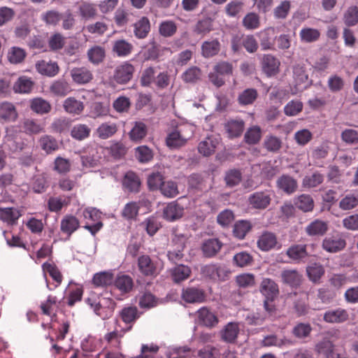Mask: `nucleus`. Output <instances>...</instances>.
Instances as JSON below:
<instances>
[{"mask_svg":"<svg viewBox=\"0 0 358 358\" xmlns=\"http://www.w3.org/2000/svg\"><path fill=\"white\" fill-rule=\"evenodd\" d=\"M193 136V128L190 125L177 127L166 137V143L169 148L177 149L186 145Z\"/></svg>","mask_w":358,"mask_h":358,"instance_id":"obj_1","label":"nucleus"},{"mask_svg":"<svg viewBox=\"0 0 358 358\" xmlns=\"http://www.w3.org/2000/svg\"><path fill=\"white\" fill-rule=\"evenodd\" d=\"M273 191L265 189L257 191L248 196V204L255 210H265L271 204L272 201Z\"/></svg>","mask_w":358,"mask_h":358,"instance_id":"obj_2","label":"nucleus"},{"mask_svg":"<svg viewBox=\"0 0 358 358\" xmlns=\"http://www.w3.org/2000/svg\"><path fill=\"white\" fill-rule=\"evenodd\" d=\"M134 72V66L129 62H124L115 68L113 78L117 84L124 85L132 79Z\"/></svg>","mask_w":358,"mask_h":358,"instance_id":"obj_3","label":"nucleus"},{"mask_svg":"<svg viewBox=\"0 0 358 358\" xmlns=\"http://www.w3.org/2000/svg\"><path fill=\"white\" fill-rule=\"evenodd\" d=\"M87 301L91 308L94 309L96 314L103 318L107 316V313L104 314V312L109 311L111 313L115 306V302L112 299L105 297L100 298L99 301L92 298H88Z\"/></svg>","mask_w":358,"mask_h":358,"instance_id":"obj_4","label":"nucleus"},{"mask_svg":"<svg viewBox=\"0 0 358 358\" xmlns=\"http://www.w3.org/2000/svg\"><path fill=\"white\" fill-rule=\"evenodd\" d=\"M292 78L295 87L301 90L310 85V80L303 64H296L292 66Z\"/></svg>","mask_w":358,"mask_h":358,"instance_id":"obj_5","label":"nucleus"},{"mask_svg":"<svg viewBox=\"0 0 358 358\" xmlns=\"http://www.w3.org/2000/svg\"><path fill=\"white\" fill-rule=\"evenodd\" d=\"M346 245L345 239L340 234L327 236L322 241V247L327 252L334 253L342 250Z\"/></svg>","mask_w":358,"mask_h":358,"instance_id":"obj_6","label":"nucleus"},{"mask_svg":"<svg viewBox=\"0 0 358 358\" xmlns=\"http://www.w3.org/2000/svg\"><path fill=\"white\" fill-rule=\"evenodd\" d=\"M138 268L145 276H156L158 274L157 263L148 255H141L138 258Z\"/></svg>","mask_w":358,"mask_h":358,"instance_id":"obj_7","label":"nucleus"},{"mask_svg":"<svg viewBox=\"0 0 358 358\" xmlns=\"http://www.w3.org/2000/svg\"><path fill=\"white\" fill-rule=\"evenodd\" d=\"M224 128L229 138H237L244 131L245 122L241 118H231L226 121Z\"/></svg>","mask_w":358,"mask_h":358,"instance_id":"obj_8","label":"nucleus"},{"mask_svg":"<svg viewBox=\"0 0 358 358\" xmlns=\"http://www.w3.org/2000/svg\"><path fill=\"white\" fill-rule=\"evenodd\" d=\"M73 81L78 85H85L93 79L92 72L85 66L74 67L70 71Z\"/></svg>","mask_w":358,"mask_h":358,"instance_id":"obj_9","label":"nucleus"},{"mask_svg":"<svg viewBox=\"0 0 358 358\" xmlns=\"http://www.w3.org/2000/svg\"><path fill=\"white\" fill-rule=\"evenodd\" d=\"M349 319V314L345 309L337 308L326 311L323 320L327 323H343Z\"/></svg>","mask_w":358,"mask_h":358,"instance_id":"obj_10","label":"nucleus"},{"mask_svg":"<svg viewBox=\"0 0 358 358\" xmlns=\"http://www.w3.org/2000/svg\"><path fill=\"white\" fill-rule=\"evenodd\" d=\"M328 229L327 222L316 219L306 226L305 231L309 236H322L327 233Z\"/></svg>","mask_w":358,"mask_h":358,"instance_id":"obj_11","label":"nucleus"},{"mask_svg":"<svg viewBox=\"0 0 358 358\" xmlns=\"http://www.w3.org/2000/svg\"><path fill=\"white\" fill-rule=\"evenodd\" d=\"M184 207L178 201L169 203L164 209L163 215L166 220L174 221L181 218L184 214Z\"/></svg>","mask_w":358,"mask_h":358,"instance_id":"obj_12","label":"nucleus"},{"mask_svg":"<svg viewBox=\"0 0 358 358\" xmlns=\"http://www.w3.org/2000/svg\"><path fill=\"white\" fill-rule=\"evenodd\" d=\"M181 297L187 303H201L205 299V294L201 289L189 287L182 289Z\"/></svg>","mask_w":358,"mask_h":358,"instance_id":"obj_13","label":"nucleus"},{"mask_svg":"<svg viewBox=\"0 0 358 358\" xmlns=\"http://www.w3.org/2000/svg\"><path fill=\"white\" fill-rule=\"evenodd\" d=\"M280 61L271 55H266L262 59V69L268 77L275 76L279 72Z\"/></svg>","mask_w":358,"mask_h":358,"instance_id":"obj_14","label":"nucleus"},{"mask_svg":"<svg viewBox=\"0 0 358 358\" xmlns=\"http://www.w3.org/2000/svg\"><path fill=\"white\" fill-rule=\"evenodd\" d=\"M17 110L12 103L8 101L0 103V121L14 122L17 120Z\"/></svg>","mask_w":358,"mask_h":358,"instance_id":"obj_15","label":"nucleus"},{"mask_svg":"<svg viewBox=\"0 0 358 358\" xmlns=\"http://www.w3.org/2000/svg\"><path fill=\"white\" fill-rule=\"evenodd\" d=\"M277 187L287 194H291L296 191L297 181L287 175H282L276 181Z\"/></svg>","mask_w":358,"mask_h":358,"instance_id":"obj_16","label":"nucleus"},{"mask_svg":"<svg viewBox=\"0 0 358 358\" xmlns=\"http://www.w3.org/2000/svg\"><path fill=\"white\" fill-rule=\"evenodd\" d=\"M277 237L275 234L264 231L257 240V246L262 251H268L277 244Z\"/></svg>","mask_w":358,"mask_h":358,"instance_id":"obj_17","label":"nucleus"},{"mask_svg":"<svg viewBox=\"0 0 358 358\" xmlns=\"http://www.w3.org/2000/svg\"><path fill=\"white\" fill-rule=\"evenodd\" d=\"M260 291L266 299L273 300L279 294L278 285L270 278H264L261 282Z\"/></svg>","mask_w":358,"mask_h":358,"instance_id":"obj_18","label":"nucleus"},{"mask_svg":"<svg viewBox=\"0 0 358 358\" xmlns=\"http://www.w3.org/2000/svg\"><path fill=\"white\" fill-rule=\"evenodd\" d=\"M83 216L87 220H90L96 223L92 226H87L86 228L90 229L92 233L99 231L103 226V224L99 221L101 216V213L95 208H88L83 211Z\"/></svg>","mask_w":358,"mask_h":358,"instance_id":"obj_19","label":"nucleus"},{"mask_svg":"<svg viewBox=\"0 0 358 358\" xmlns=\"http://www.w3.org/2000/svg\"><path fill=\"white\" fill-rule=\"evenodd\" d=\"M62 106L66 113L73 115L81 114L85 108L83 101L73 96L66 99Z\"/></svg>","mask_w":358,"mask_h":358,"instance_id":"obj_20","label":"nucleus"},{"mask_svg":"<svg viewBox=\"0 0 358 358\" xmlns=\"http://www.w3.org/2000/svg\"><path fill=\"white\" fill-rule=\"evenodd\" d=\"M199 322L208 327H213L218 323L217 316L207 308H200L197 313Z\"/></svg>","mask_w":358,"mask_h":358,"instance_id":"obj_21","label":"nucleus"},{"mask_svg":"<svg viewBox=\"0 0 358 358\" xmlns=\"http://www.w3.org/2000/svg\"><path fill=\"white\" fill-rule=\"evenodd\" d=\"M121 320L130 326L127 329L129 330L131 324L139 317V312L136 306H130L123 308L119 313Z\"/></svg>","mask_w":358,"mask_h":358,"instance_id":"obj_22","label":"nucleus"},{"mask_svg":"<svg viewBox=\"0 0 358 358\" xmlns=\"http://www.w3.org/2000/svg\"><path fill=\"white\" fill-rule=\"evenodd\" d=\"M308 296L306 293H301L294 301V310L297 316L301 317L309 313L310 307L308 303Z\"/></svg>","mask_w":358,"mask_h":358,"instance_id":"obj_23","label":"nucleus"},{"mask_svg":"<svg viewBox=\"0 0 358 358\" xmlns=\"http://www.w3.org/2000/svg\"><path fill=\"white\" fill-rule=\"evenodd\" d=\"M78 220L73 215H66L61 220L60 229L69 237L79 227Z\"/></svg>","mask_w":358,"mask_h":358,"instance_id":"obj_24","label":"nucleus"},{"mask_svg":"<svg viewBox=\"0 0 358 358\" xmlns=\"http://www.w3.org/2000/svg\"><path fill=\"white\" fill-rule=\"evenodd\" d=\"M41 148L47 154L50 155L59 149L57 139L50 135H43L38 139Z\"/></svg>","mask_w":358,"mask_h":358,"instance_id":"obj_25","label":"nucleus"},{"mask_svg":"<svg viewBox=\"0 0 358 358\" xmlns=\"http://www.w3.org/2000/svg\"><path fill=\"white\" fill-rule=\"evenodd\" d=\"M315 352L318 354L323 355L326 358H334V345L328 337H324L319 341L315 348Z\"/></svg>","mask_w":358,"mask_h":358,"instance_id":"obj_26","label":"nucleus"},{"mask_svg":"<svg viewBox=\"0 0 358 358\" xmlns=\"http://www.w3.org/2000/svg\"><path fill=\"white\" fill-rule=\"evenodd\" d=\"M222 247V243L217 238H210L202 245V252L206 257L215 256Z\"/></svg>","mask_w":358,"mask_h":358,"instance_id":"obj_27","label":"nucleus"},{"mask_svg":"<svg viewBox=\"0 0 358 358\" xmlns=\"http://www.w3.org/2000/svg\"><path fill=\"white\" fill-rule=\"evenodd\" d=\"M88 60L94 65L102 63L106 57V50L101 45L91 47L87 52Z\"/></svg>","mask_w":358,"mask_h":358,"instance_id":"obj_28","label":"nucleus"},{"mask_svg":"<svg viewBox=\"0 0 358 358\" xmlns=\"http://www.w3.org/2000/svg\"><path fill=\"white\" fill-rule=\"evenodd\" d=\"M171 277L176 283H179L187 280L192 273L189 267L183 264H179L171 269Z\"/></svg>","mask_w":358,"mask_h":358,"instance_id":"obj_29","label":"nucleus"},{"mask_svg":"<svg viewBox=\"0 0 358 358\" xmlns=\"http://www.w3.org/2000/svg\"><path fill=\"white\" fill-rule=\"evenodd\" d=\"M36 68L39 73L49 77H53L59 72V66L56 62H48L45 60L38 62Z\"/></svg>","mask_w":358,"mask_h":358,"instance_id":"obj_30","label":"nucleus"},{"mask_svg":"<svg viewBox=\"0 0 358 358\" xmlns=\"http://www.w3.org/2000/svg\"><path fill=\"white\" fill-rule=\"evenodd\" d=\"M122 185L124 188L129 192H138L141 181L136 173L133 171H128L123 178Z\"/></svg>","mask_w":358,"mask_h":358,"instance_id":"obj_31","label":"nucleus"},{"mask_svg":"<svg viewBox=\"0 0 358 358\" xmlns=\"http://www.w3.org/2000/svg\"><path fill=\"white\" fill-rule=\"evenodd\" d=\"M173 243L176 248L169 251L167 255L169 260L175 262L183 257L182 250L185 247V238L183 236H178L173 239Z\"/></svg>","mask_w":358,"mask_h":358,"instance_id":"obj_32","label":"nucleus"},{"mask_svg":"<svg viewBox=\"0 0 358 358\" xmlns=\"http://www.w3.org/2000/svg\"><path fill=\"white\" fill-rule=\"evenodd\" d=\"M286 255L289 259L296 262H300L308 257L306 245H293L287 249Z\"/></svg>","mask_w":358,"mask_h":358,"instance_id":"obj_33","label":"nucleus"},{"mask_svg":"<svg viewBox=\"0 0 358 358\" xmlns=\"http://www.w3.org/2000/svg\"><path fill=\"white\" fill-rule=\"evenodd\" d=\"M282 145V140L272 134L266 136L262 143L263 148L271 153H278L280 150Z\"/></svg>","mask_w":358,"mask_h":358,"instance_id":"obj_34","label":"nucleus"},{"mask_svg":"<svg viewBox=\"0 0 358 358\" xmlns=\"http://www.w3.org/2000/svg\"><path fill=\"white\" fill-rule=\"evenodd\" d=\"M220 50V43L217 39L204 41L201 45V54L206 58L217 55Z\"/></svg>","mask_w":358,"mask_h":358,"instance_id":"obj_35","label":"nucleus"},{"mask_svg":"<svg viewBox=\"0 0 358 358\" xmlns=\"http://www.w3.org/2000/svg\"><path fill=\"white\" fill-rule=\"evenodd\" d=\"M218 143L216 138L208 137L199 143L198 150L203 156H209L215 152Z\"/></svg>","mask_w":358,"mask_h":358,"instance_id":"obj_36","label":"nucleus"},{"mask_svg":"<svg viewBox=\"0 0 358 358\" xmlns=\"http://www.w3.org/2000/svg\"><path fill=\"white\" fill-rule=\"evenodd\" d=\"M134 35L138 38H145L150 30V21L146 17H141L134 24Z\"/></svg>","mask_w":358,"mask_h":358,"instance_id":"obj_37","label":"nucleus"},{"mask_svg":"<svg viewBox=\"0 0 358 358\" xmlns=\"http://www.w3.org/2000/svg\"><path fill=\"white\" fill-rule=\"evenodd\" d=\"M238 332V324L235 322H229L221 332L222 339L227 343H233L237 338Z\"/></svg>","mask_w":358,"mask_h":358,"instance_id":"obj_38","label":"nucleus"},{"mask_svg":"<svg viewBox=\"0 0 358 358\" xmlns=\"http://www.w3.org/2000/svg\"><path fill=\"white\" fill-rule=\"evenodd\" d=\"M30 108L37 114L43 115L48 113L52 107L48 101L42 98H35L30 101Z\"/></svg>","mask_w":358,"mask_h":358,"instance_id":"obj_39","label":"nucleus"},{"mask_svg":"<svg viewBox=\"0 0 358 358\" xmlns=\"http://www.w3.org/2000/svg\"><path fill=\"white\" fill-rule=\"evenodd\" d=\"M117 131L116 124L105 122L98 127L96 129V134L99 138L107 139L113 136Z\"/></svg>","mask_w":358,"mask_h":358,"instance_id":"obj_40","label":"nucleus"},{"mask_svg":"<svg viewBox=\"0 0 358 358\" xmlns=\"http://www.w3.org/2000/svg\"><path fill=\"white\" fill-rule=\"evenodd\" d=\"M57 307V299L56 296L49 295L48 299L41 303L40 308L43 315L55 317L56 308Z\"/></svg>","mask_w":358,"mask_h":358,"instance_id":"obj_41","label":"nucleus"},{"mask_svg":"<svg viewBox=\"0 0 358 358\" xmlns=\"http://www.w3.org/2000/svg\"><path fill=\"white\" fill-rule=\"evenodd\" d=\"M50 90L56 96H65L71 91V88L68 82L64 80H58L52 83L50 87Z\"/></svg>","mask_w":358,"mask_h":358,"instance_id":"obj_42","label":"nucleus"},{"mask_svg":"<svg viewBox=\"0 0 358 358\" xmlns=\"http://www.w3.org/2000/svg\"><path fill=\"white\" fill-rule=\"evenodd\" d=\"M132 50V44L124 39L117 40L113 43V51L118 57H126L131 52Z\"/></svg>","mask_w":358,"mask_h":358,"instance_id":"obj_43","label":"nucleus"},{"mask_svg":"<svg viewBox=\"0 0 358 358\" xmlns=\"http://www.w3.org/2000/svg\"><path fill=\"white\" fill-rule=\"evenodd\" d=\"M22 128L27 134H38L44 131V127L36 120L24 119L22 122Z\"/></svg>","mask_w":358,"mask_h":358,"instance_id":"obj_44","label":"nucleus"},{"mask_svg":"<svg viewBox=\"0 0 358 358\" xmlns=\"http://www.w3.org/2000/svg\"><path fill=\"white\" fill-rule=\"evenodd\" d=\"M27 55L25 50L20 47L13 46L8 49L6 57L13 64L22 62Z\"/></svg>","mask_w":358,"mask_h":358,"instance_id":"obj_45","label":"nucleus"},{"mask_svg":"<svg viewBox=\"0 0 358 358\" xmlns=\"http://www.w3.org/2000/svg\"><path fill=\"white\" fill-rule=\"evenodd\" d=\"M282 281L292 287L299 286L301 282V275L296 270H285L281 273Z\"/></svg>","mask_w":358,"mask_h":358,"instance_id":"obj_46","label":"nucleus"},{"mask_svg":"<svg viewBox=\"0 0 358 358\" xmlns=\"http://www.w3.org/2000/svg\"><path fill=\"white\" fill-rule=\"evenodd\" d=\"M34 85L31 78L26 76L20 77L13 85V90L15 93H29L31 91Z\"/></svg>","mask_w":358,"mask_h":358,"instance_id":"obj_47","label":"nucleus"},{"mask_svg":"<svg viewBox=\"0 0 358 358\" xmlns=\"http://www.w3.org/2000/svg\"><path fill=\"white\" fill-rule=\"evenodd\" d=\"M201 70L197 66L188 68L181 76L182 80L186 83H196L201 80Z\"/></svg>","mask_w":358,"mask_h":358,"instance_id":"obj_48","label":"nucleus"},{"mask_svg":"<svg viewBox=\"0 0 358 358\" xmlns=\"http://www.w3.org/2000/svg\"><path fill=\"white\" fill-rule=\"evenodd\" d=\"M91 129L85 124H78L73 127L71 131V136L78 141H83L90 135Z\"/></svg>","mask_w":358,"mask_h":358,"instance_id":"obj_49","label":"nucleus"},{"mask_svg":"<svg viewBox=\"0 0 358 358\" xmlns=\"http://www.w3.org/2000/svg\"><path fill=\"white\" fill-rule=\"evenodd\" d=\"M262 138V129L259 126L254 125L248 129L244 140L249 145H255L259 142Z\"/></svg>","mask_w":358,"mask_h":358,"instance_id":"obj_50","label":"nucleus"},{"mask_svg":"<svg viewBox=\"0 0 358 358\" xmlns=\"http://www.w3.org/2000/svg\"><path fill=\"white\" fill-rule=\"evenodd\" d=\"M295 205L303 212H310L314 208V201L310 195L303 194L296 198Z\"/></svg>","mask_w":358,"mask_h":358,"instance_id":"obj_51","label":"nucleus"},{"mask_svg":"<svg viewBox=\"0 0 358 358\" xmlns=\"http://www.w3.org/2000/svg\"><path fill=\"white\" fill-rule=\"evenodd\" d=\"M213 30V20L210 17H204L199 20L195 24L193 31L198 35L204 36Z\"/></svg>","mask_w":358,"mask_h":358,"instance_id":"obj_52","label":"nucleus"},{"mask_svg":"<svg viewBox=\"0 0 358 358\" xmlns=\"http://www.w3.org/2000/svg\"><path fill=\"white\" fill-rule=\"evenodd\" d=\"M242 180V173L238 169H230L225 173L224 181L229 187L238 185Z\"/></svg>","mask_w":358,"mask_h":358,"instance_id":"obj_53","label":"nucleus"},{"mask_svg":"<svg viewBox=\"0 0 358 358\" xmlns=\"http://www.w3.org/2000/svg\"><path fill=\"white\" fill-rule=\"evenodd\" d=\"M324 181V176L319 173L315 172L311 175L306 176L302 180V186L305 188L316 187Z\"/></svg>","mask_w":358,"mask_h":358,"instance_id":"obj_54","label":"nucleus"},{"mask_svg":"<svg viewBox=\"0 0 358 358\" xmlns=\"http://www.w3.org/2000/svg\"><path fill=\"white\" fill-rule=\"evenodd\" d=\"M147 134L146 125L141 122H135L134 126L129 132L130 138L133 141H141Z\"/></svg>","mask_w":358,"mask_h":358,"instance_id":"obj_55","label":"nucleus"},{"mask_svg":"<svg viewBox=\"0 0 358 358\" xmlns=\"http://www.w3.org/2000/svg\"><path fill=\"white\" fill-rule=\"evenodd\" d=\"M71 163L69 159L57 157L53 162V170L59 174H66L71 171Z\"/></svg>","mask_w":358,"mask_h":358,"instance_id":"obj_56","label":"nucleus"},{"mask_svg":"<svg viewBox=\"0 0 358 358\" xmlns=\"http://www.w3.org/2000/svg\"><path fill=\"white\" fill-rule=\"evenodd\" d=\"M113 276L109 272H100L96 273L92 279V283L96 287H105L112 284Z\"/></svg>","mask_w":358,"mask_h":358,"instance_id":"obj_57","label":"nucleus"},{"mask_svg":"<svg viewBox=\"0 0 358 358\" xmlns=\"http://www.w3.org/2000/svg\"><path fill=\"white\" fill-rule=\"evenodd\" d=\"M18 210L14 208H0V219L9 224L14 223L20 217Z\"/></svg>","mask_w":358,"mask_h":358,"instance_id":"obj_58","label":"nucleus"},{"mask_svg":"<svg viewBox=\"0 0 358 358\" xmlns=\"http://www.w3.org/2000/svg\"><path fill=\"white\" fill-rule=\"evenodd\" d=\"M343 22L348 27H352L358 23V7L352 6L348 8L343 14Z\"/></svg>","mask_w":358,"mask_h":358,"instance_id":"obj_59","label":"nucleus"},{"mask_svg":"<svg viewBox=\"0 0 358 358\" xmlns=\"http://www.w3.org/2000/svg\"><path fill=\"white\" fill-rule=\"evenodd\" d=\"M115 287L121 292L124 293L129 292L134 285L132 278L126 275L118 276L115 281Z\"/></svg>","mask_w":358,"mask_h":358,"instance_id":"obj_60","label":"nucleus"},{"mask_svg":"<svg viewBox=\"0 0 358 358\" xmlns=\"http://www.w3.org/2000/svg\"><path fill=\"white\" fill-rule=\"evenodd\" d=\"M299 36L302 41L312 43L319 39L320 32L317 29L306 27L300 31Z\"/></svg>","mask_w":358,"mask_h":358,"instance_id":"obj_61","label":"nucleus"},{"mask_svg":"<svg viewBox=\"0 0 358 358\" xmlns=\"http://www.w3.org/2000/svg\"><path fill=\"white\" fill-rule=\"evenodd\" d=\"M312 331V327L308 323L300 322L292 329V334L297 338L303 339L308 337Z\"/></svg>","mask_w":358,"mask_h":358,"instance_id":"obj_62","label":"nucleus"},{"mask_svg":"<svg viewBox=\"0 0 358 358\" xmlns=\"http://www.w3.org/2000/svg\"><path fill=\"white\" fill-rule=\"evenodd\" d=\"M177 31V25L172 20H164L159 26V32L164 37H171Z\"/></svg>","mask_w":358,"mask_h":358,"instance_id":"obj_63","label":"nucleus"},{"mask_svg":"<svg viewBox=\"0 0 358 358\" xmlns=\"http://www.w3.org/2000/svg\"><path fill=\"white\" fill-rule=\"evenodd\" d=\"M220 350L217 347L206 345L198 351V357L200 358H220Z\"/></svg>","mask_w":358,"mask_h":358,"instance_id":"obj_64","label":"nucleus"}]
</instances>
